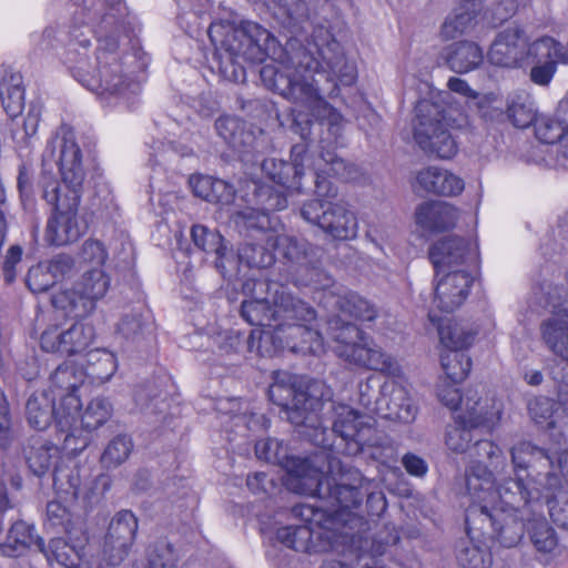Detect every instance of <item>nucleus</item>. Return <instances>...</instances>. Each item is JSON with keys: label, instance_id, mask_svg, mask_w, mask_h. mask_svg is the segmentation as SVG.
<instances>
[{"label": "nucleus", "instance_id": "29", "mask_svg": "<svg viewBox=\"0 0 568 568\" xmlns=\"http://www.w3.org/2000/svg\"><path fill=\"white\" fill-rule=\"evenodd\" d=\"M416 223L432 233H440L453 229L458 220L457 209L443 201H426L415 212Z\"/></svg>", "mask_w": 568, "mask_h": 568}, {"label": "nucleus", "instance_id": "34", "mask_svg": "<svg viewBox=\"0 0 568 568\" xmlns=\"http://www.w3.org/2000/svg\"><path fill=\"white\" fill-rule=\"evenodd\" d=\"M322 160L325 162V168L315 172V194L326 205L332 203L329 200L337 196V186L332 179H343V172L346 169V163L343 159L334 152H322Z\"/></svg>", "mask_w": 568, "mask_h": 568}, {"label": "nucleus", "instance_id": "40", "mask_svg": "<svg viewBox=\"0 0 568 568\" xmlns=\"http://www.w3.org/2000/svg\"><path fill=\"white\" fill-rule=\"evenodd\" d=\"M559 403L547 396H536L528 403V413L535 424L551 430L556 428V413L559 409Z\"/></svg>", "mask_w": 568, "mask_h": 568}, {"label": "nucleus", "instance_id": "11", "mask_svg": "<svg viewBox=\"0 0 568 568\" xmlns=\"http://www.w3.org/2000/svg\"><path fill=\"white\" fill-rule=\"evenodd\" d=\"M452 99L448 91H439L415 105L413 138L427 155L442 160H449L458 152V144L449 131Z\"/></svg>", "mask_w": 568, "mask_h": 568}, {"label": "nucleus", "instance_id": "30", "mask_svg": "<svg viewBox=\"0 0 568 568\" xmlns=\"http://www.w3.org/2000/svg\"><path fill=\"white\" fill-rule=\"evenodd\" d=\"M285 322L272 326L252 329L246 341V348L260 357H273L286 349Z\"/></svg>", "mask_w": 568, "mask_h": 568}, {"label": "nucleus", "instance_id": "6", "mask_svg": "<svg viewBox=\"0 0 568 568\" xmlns=\"http://www.w3.org/2000/svg\"><path fill=\"white\" fill-rule=\"evenodd\" d=\"M348 405L335 407L332 429L335 434L334 446L345 456L364 455L382 466L392 467L398 460L397 445L376 423Z\"/></svg>", "mask_w": 568, "mask_h": 568}, {"label": "nucleus", "instance_id": "60", "mask_svg": "<svg viewBox=\"0 0 568 568\" xmlns=\"http://www.w3.org/2000/svg\"><path fill=\"white\" fill-rule=\"evenodd\" d=\"M457 384H444L438 387L437 396L443 405L448 407L455 414L460 408L463 403V395Z\"/></svg>", "mask_w": 568, "mask_h": 568}, {"label": "nucleus", "instance_id": "2", "mask_svg": "<svg viewBox=\"0 0 568 568\" xmlns=\"http://www.w3.org/2000/svg\"><path fill=\"white\" fill-rule=\"evenodd\" d=\"M511 491L496 488V478L486 464L478 460L466 469V489L470 505L465 511V529L469 539L481 541L491 530V538L505 548L520 544L528 524L524 519L531 498L521 490L519 481H511Z\"/></svg>", "mask_w": 568, "mask_h": 568}, {"label": "nucleus", "instance_id": "20", "mask_svg": "<svg viewBox=\"0 0 568 568\" xmlns=\"http://www.w3.org/2000/svg\"><path fill=\"white\" fill-rule=\"evenodd\" d=\"M301 304L312 311L307 316L304 312H294L295 316L287 317L285 322L286 349L302 355L318 356L325 353V342L317 325V313L313 306L301 300Z\"/></svg>", "mask_w": 568, "mask_h": 568}, {"label": "nucleus", "instance_id": "51", "mask_svg": "<svg viewBox=\"0 0 568 568\" xmlns=\"http://www.w3.org/2000/svg\"><path fill=\"white\" fill-rule=\"evenodd\" d=\"M98 73L100 81L97 89L110 94L121 91L124 84V75L122 73V65L116 59H113V62L109 65L99 67Z\"/></svg>", "mask_w": 568, "mask_h": 568}, {"label": "nucleus", "instance_id": "14", "mask_svg": "<svg viewBox=\"0 0 568 568\" xmlns=\"http://www.w3.org/2000/svg\"><path fill=\"white\" fill-rule=\"evenodd\" d=\"M294 513L304 519V524L278 527L275 538L282 546L313 555L328 552L339 542L343 534L320 518L316 507L300 505L294 507Z\"/></svg>", "mask_w": 568, "mask_h": 568}, {"label": "nucleus", "instance_id": "36", "mask_svg": "<svg viewBox=\"0 0 568 568\" xmlns=\"http://www.w3.org/2000/svg\"><path fill=\"white\" fill-rule=\"evenodd\" d=\"M20 73H6L0 81V99L10 118L18 116L24 106V88Z\"/></svg>", "mask_w": 568, "mask_h": 568}, {"label": "nucleus", "instance_id": "7", "mask_svg": "<svg viewBox=\"0 0 568 568\" xmlns=\"http://www.w3.org/2000/svg\"><path fill=\"white\" fill-rule=\"evenodd\" d=\"M71 126L63 123L50 142L51 156L58 166L60 180L47 182L43 197L51 207L44 240L49 245L63 246L71 239Z\"/></svg>", "mask_w": 568, "mask_h": 568}, {"label": "nucleus", "instance_id": "58", "mask_svg": "<svg viewBox=\"0 0 568 568\" xmlns=\"http://www.w3.org/2000/svg\"><path fill=\"white\" fill-rule=\"evenodd\" d=\"M100 0H73V22L88 24L94 20Z\"/></svg>", "mask_w": 568, "mask_h": 568}, {"label": "nucleus", "instance_id": "19", "mask_svg": "<svg viewBox=\"0 0 568 568\" xmlns=\"http://www.w3.org/2000/svg\"><path fill=\"white\" fill-rule=\"evenodd\" d=\"M116 368L115 355L105 349L91 348L73 358V400L82 406L80 398L87 387L104 384L114 375Z\"/></svg>", "mask_w": 568, "mask_h": 568}, {"label": "nucleus", "instance_id": "4", "mask_svg": "<svg viewBox=\"0 0 568 568\" xmlns=\"http://www.w3.org/2000/svg\"><path fill=\"white\" fill-rule=\"evenodd\" d=\"M314 471H307L296 485L301 493L317 498V516L329 526L342 528L348 521L352 510L363 500L362 474L357 469H344L337 475L324 473L312 464Z\"/></svg>", "mask_w": 568, "mask_h": 568}, {"label": "nucleus", "instance_id": "52", "mask_svg": "<svg viewBox=\"0 0 568 568\" xmlns=\"http://www.w3.org/2000/svg\"><path fill=\"white\" fill-rule=\"evenodd\" d=\"M109 257L105 245L94 239L87 240L78 254L80 265H88L91 267H101L105 265Z\"/></svg>", "mask_w": 568, "mask_h": 568}, {"label": "nucleus", "instance_id": "61", "mask_svg": "<svg viewBox=\"0 0 568 568\" xmlns=\"http://www.w3.org/2000/svg\"><path fill=\"white\" fill-rule=\"evenodd\" d=\"M22 257V248L19 245H12L8 250L3 265H2V272H3V278L7 284H12L16 281L17 277V265L21 262Z\"/></svg>", "mask_w": 568, "mask_h": 568}, {"label": "nucleus", "instance_id": "21", "mask_svg": "<svg viewBox=\"0 0 568 568\" xmlns=\"http://www.w3.org/2000/svg\"><path fill=\"white\" fill-rule=\"evenodd\" d=\"M26 415L34 429L44 430L53 419L57 432L62 436V443L67 444L71 438V410L67 398L55 404L54 398L45 390L34 392L27 400Z\"/></svg>", "mask_w": 568, "mask_h": 568}, {"label": "nucleus", "instance_id": "42", "mask_svg": "<svg viewBox=\"0 0 568 568\" xmlns=\"http://www.w3.org/2000/svg\"><path fill=\"white\" fill-rule=\"evenodd\" d=\"M536 139L544 144L559 143L565 139L568 126L559 119L541 115L534 125Z\"/></svg>", "mask_w": 568, "mask_h": 568}, {"label": "nucleus", "instance_id": "63", "mask_svg": "<svg viewBox=\"0 0 568 568\" xmlns=\"http://www.w3.org/2000/svg\"><path fill=\"white\" fill-rule=\"evenodd\" d=\"M144 323L138 314L125 315L118 324L116 331L125 338H133L143 332Z\"/></svg>", "mask_w": 568, "mask_h": 568}, {"label": "nucleus", "instance_id": "31", "mask_svg": "<svg viewBox=\"0 0 568 568\" xmlns=\"http://www.w3.org/2000/svg\"><path fill=\"white\" fill-rule=\"evenodd\" d=\"M417 183L426 193L439 196H456L464 191L465 183L459 176L438 168L428 166L416 176Z\"/></svg>", "mask_w": 568, "mask_h": 568}, {"label": "nucleus", "instance_id": "37", "mask_svg": "<svg viewBox=\"0 0 568 568\" xmlns=\"http://www.w3.org/2000/svg\"><path fill=\"white\" fill-rule=\"evenodd\" d=\"M95 145V141L90 140L82 150L73 141V220L77 216L78 205L80 204V195L75 189V183L82 184L85 169L95 170L98 168Z\"/></svg>", "mask_w": 568, "mask_h": 568}, {"label": "nucleus", "instance_id": "24", "mask_svg": "<svg viewBox=\"0 0 568 568\" xmlns=\"http://www.w3.org/2000/svg\"><path fill=\"white\" fill-rule=\"evenodd\" d=\"M111 286V276L101 267L87 270L81 278L73 285V312L78 317L92 315L97 304Z\"/></svg>", "mask_w": 568, "mask_h": 568}, {"label": "nucleus", "instance_id": "55", "mask_svg": "<svg viewBox=\"0 0 568 568\" xmlns=\"http://www.w3.org/2000/svg\"><path fill=\"white\" fill-rule=\"evenodd\" d=\"M212 189V196L209 201L210 203L220 205L221 207L229 206L234 203L236 197V190L233 184L216 178L214 187Z\"/></svg>", "mask_w": 568, "mask_h": 568}, {"label": "nucleus", "instance_id": "48", "mask_svg": "<svg viewBox=\"0 0 568 568\" xmlns=\"http://www.w3.org/2000/svg\"><path fill=\"white\" fill-rule=\"evenodd\" d=\"M39 115L29 112L21 125L12 130V139L20 156L29 155L32 148V140L37 134Z\"/></svg>", "mask_w": 568, "mask_h": 568}, {"label": "nucleus", "instance_id": "25", "mask_svg": "<svg viewBox=\"0 0 568 568\" xmlns=\"http://www.w3.org/2000/svg\"><path fill=\"white\" fill-rule=\"evenodd\" d=\"M254 449L258 459L281 466L286 471L288 479L295 480L296 485L307 471H314L310 458L288 455L287 447L275 438L257 440Z\"/></svg>", "mask_w": 568, "mask_h": 568}, {"label": "nucleus", "instance_id": "9", "mask_svg": "<svg viewBox=\"0 0 568 568\" xmlns=\"http://www.w3.org/2000/svg\"><path fill=\"white\" fill-rule=\"evenodd\" d=\"M268 399L294 426H306L313 414L332 399V388L322 379L287 371H274L267 389Z\"/></svg>", "mask_w": 568, "mask_h": 568}, {"label": "nucleus", "instance_id": "33", "mask_svg": "<svg viewBox=\"0 0 568 568\" xmlns=\"http://www.w3.org/2000/svg\"><path fill=\"white\" fill-rule=\"evenodd\" d=\"M484 50L474 41H458L445 49L444 59L448 68L459 74L478 69L484 62Z\"/></svg>", "mask_w": 568, "mask_h": 568}, {"label": "nucleus", "instance_id": "27", "mask_svg": "<svg viewBox=\"0 0 568 568\" xmlns=\"http://www.w3.org/2000/svg\"><path fill=\"white\" fill-rule=\"evenodd\" d=\"M111 414L112 406L105 398L95 397L87 404L80 413V434L73 428V457L90 444L92 432L104 425Z\"/></svg>", "mask_w": 568, "mask_h": 568}, {"label": "nucleus", "instance_id": "23", "mask_svg": "<svg viewBox=\"0 0 568 568\" xmlns=\"http://www.w3.org/2000/svg\"><path fill=\"white\" fill-rule=\"evenodd\" d=\"M528 39L523 29L507 28L493 41L487 59L491 65L504 69H525L526 44Z\"/></svg>", "mask_w": 568, "mask_h": 568}, {"label": "nucleus", "instance_id": "35", "mask_svg": "<svg viewBox=\"0 0 568 568\" xmlns=\"http://www.w3.org/2000/svg\"><path fill=\"white\" fill-rule=\"evenodd\" d=\"M481 0H464L454 13L446 18L440 34L445 40H454L470 32L477 23Z\"/></svg>", "mask_w": 568, "mask_h": 568}, {"label": "nucleus", "instance_id": "62", "mask_svg": "<svg viewBox=\"0 0 568 568\" xmlns=\"http://www.w3.org/2000/svg\"><path fill=\"white\" fill-rule=\"evenodd\" d=\"M17 186L22 199H31L33 195V171L31 165L26 162L19 165Z\"/></svg>", "mask_w": 568, "mask_h": 568}, {"label": "nucleus", "instance_id": "15", "mask_svg": "<svg viewBox=\"0 0 568 568\" xmlns=\"http://www.w3.org/2000/svg\"><path fill=\"white\" fill-rule=\"evenodd\" d=\"M429 320L437 325L439 341L443 346L440 365L453 384L463 383L469 375L473 366L471 358L467 354L476 333L464 331L455 321H444L429 314Z\"/></svg>", "mask_w": 568, "mask_h": 568}, {"label": "nucleus", "instance_id": "39", "mask_svg": "<svg viewBox=\"0 0 568 568\" xmlns=\"http://www.w3.org/2000/svg\"><path fill=\"white\" fill-rule=\"evenodd\" d=\"M528 532L539 552L552 554L558 547L557 534L544 517L528 520Z\"/></svg>", "mask_w": 568, "mask_h": 568}, {"label": "nucleus", "instance_id": "41", "mask_svg": "<svg viewBox=\"0 0 568 568\" xmlns=\"http://www.w3.org/2000/svg\"><path fill=\"white\" fill-rule=\"evenodd\" d=\"M485 539H470V545L458 550L457 560L463 568H489L493 562L490 550L485 544Z\"/></svg>", "mask_w": 568, "mask_h": 568}, {"label": "nucleus", "instance_id": "16", "mask_svg": "<svg viewBox=\"0 0 568 568\" xmlns=\"http://www.w3.org/2000/svg\"><path fill=\"white\" fill-rule=\"evenodd\" d=\"M301 215L335 241H349L357 235V217L343 202L326 205L323 201L310 200L301 207Z\"/></svg>", "mask_w": 568, "mask_h": 568}, {"label": "nucleus", "instance_id": "38", "mask_svg": "<svg viewBox=\"0 0 568 568\" xmlns=\"http://www.w3.org/2000/svg\"><path fill=\"white\" fill-rule=\"evenodd\" d=\"M545 498L549 516L555 525L568 529V493L560 486L554 489H544L542 494H536L535 499Z\"/></svg>", "mask_w": 568, "mask_h": 568}, {"label": "nucleus", "instance_id": "47", "mask_svg": "<svg viewBox=\"0 0 568 568\" xmlns=\"http://www.w3.org/2000/svg\"><path fill=\"white\" fill-rule=\"evenodd\" d=\"M90 316L78 317L77 312H73V358L88 352L95 339V328Z\"/></svg>", "mask_w": 568, "mask_h": 568}, {"label": "nucleus", "instance_id": "26", "mask_svg": "<svg viewBox=\"0 0 568 568\" xmlns=\"http://www.w3.org/2000/svg\"><path fill=\"white\" fill-rule=\"evenodd\" d=\"M190 234L192 243L197 250L205 254L215 255V267L221 275L224 278L230 276L227 263H235V255L227 247L224 236L220 232L212 231L202 224H194L191 227Z\"/></svg>", "mask_w": 568, "mask_h": 568}, {"label": "nucleus", "instance_id": "17", "mask_svg": "<svg viewBox=\"0 0 568 568\" xmlns=\"http://www.w3.org/2000/svg\"><path fill=\"white\" fill-rule=\"evenodd\" d=\"M568 61L564 44L551 36H540L526 44L525 69L538 87H548L561 63Z\"/></svg>", "mask_w": 568, "mask_h": 568}, {"label": "nucleus", "instance_id": "54", "mask_svg": "<svg viewBox=\"0 0 568 568\" xmlns=\"http://www.w3.org/2000/svg\"><path fill=\"white\" fill-rule=\"evenodd\" d=\"M50 379L53 396H59L60 400L67 398V405L71 408V365L68 361H64L54 369Z\"/></svg>", "mask_w": 568, "mask_h": 568}, {"label": "nucleus", "instance_id": "53", "mask_svg": "<svg viewBox=\"0 0 568 568\" xmlns=\"http://www.w3.org/2000/svg\"><path fill=\"white\" fill-rule=\"evenodd\" d=\"M41 347L45 352L71 355V329L50 328L41 335Z\"/></svg>", "mask_w": 568, "mask_h": 568}, {"label": "nucleus", "instance_id": "5", "mask_svg": "<svg viewBox=\"0 0 568 568\" xmlns=\"http://www.w3.org/2000/svg\"><path fill=\"white\" fill-rule=\"evenodd\" d=\"M454 425L446 432L445 444L456 454L470 453L471 457L485 458L497 467L505 462L501 448L493 440L481 438V433H489L501 419V409L488 398L467 397L466 407L454 415Z\"/></svg>", "mask_w": 568, "mask_h": 568}, {"label": "nucleus", "instance_id": "28", "mask_svg": "<svg viewBox=\"0 0 568 568\" xmlns=\"http://www.w3.org/2000/svg\"><path fill=\"white\" fill-rule=\"evenodd\" d=\"M32 547H36L45 558H50L43 538L34 534V526L16 519L10 525L6 541L0 542V555L18 557Z\"/></svg>", "mask_w": 568, "mask_h": 568}, {"label": "nucleus", "instance_id": "8", "mask_svg": "<svg viewBox=\"0 0 568 568\" xmlns=\"http://www.w3.org/2000/svg\"><path fill=\"white\" fill-rule=\"evenodd\" d=\"M475 255L471 243L460 236L442 239L429 247L428 257L436 277L445 268L449 270L437 282L434 292V303L443 313H453L468 297L474 277L467 271L453 268L467 263Z\"/></svg>", "mask_w": 568, "mask_h": 568}, {"label": "nucleus", "instance_id": "44", "mask_svg": "<svg viewBox=\"0 0 568 568\" xmlns=\"http://www.w3.org/2000/svg\"><path fill=\"white\" fill-rule=\"evenodd\" d=\"M506 113L511 124L518 129H526L531 124L535 125L536 120L539 118L531 102L521 95H516L509 100Z\"/></svg>", "mask_w": 568, "mask_h": 568}, {"label": "nucleus", "instance_id": "59", "mask_svg": "<svg viewBox=\"0 0 568 568\" xmlns=\"http://www.w3.org/2000/svg\"><path fill=\"white\" fill-rule=\"evenodd\" d=\"M216 178L204 174H192L189 179V184L192 189L193 194L206 202L212 196L211 191L214 187Z\"/></svg>", "mask_w": 568, "mask_h": 568}, {"label": "nucleus", "instance_id": "56", "mask_svg": "<svg viewBox=\"0 0 568 568\" xmlns=\"http://www.w3.org/2000/svg\"><path fill=\"white\" fill-rule=\"evenodd\" d=\"M217 134L231 146L237 144V130L240 129V120L231 115H222L215 121Z\"/></svg>", "mask_w": 568, "mask_h": 568}, {"label": "nucleus", "instance_id": "13", "mask_svg": "<svg viewBox=\"0 0 568 568\" xmlns=\"http://www.w3.org/2000/svg\"><path fill=\"white\" fill-rule=\"evenodd\" d=\"M271 246H276L286 265L284 280L297 287H310L313 293L328 287L333 278L324 271L315 258L313 246L305 240L287 234H276L268 239Z\"/></svg>", "mask_w": 568, "mask_h": 568}, {"label": "nucleus", "instance_id": "1", "mask_svg": "<svg viewBox=\"0 0 568 568\" xmlns=\"http://www.w3.org/2000/svg\"><path fill=\"white\" fill-rule=\"evenodd\" d=\"M214 47L209 68L221 81L243 83L246 69L241 60L250 63H263L260 70L264 87L287 101L301 104L308 113L292 109L291 129L303 142L291 148V161L266 158L261 162L262 172L273 183L253 181V203L248 212L237 214L245 220L247 229H258L257 242L243 244L235 263H227L231 278L232 270L244 263L250 268H268L276 261V246L268 244L275 237L271 229L270 213L282 211L288 205V196L302 193L305 162L308 158L307 141L312 128L317 123L326 128L328 144L334 149L339 144L343 133L344 116L328 103L321 93L318 81H308L305 73L324 77L328 87L323 89L328 98H337L341 87H353L357 81V68L351 62L334 33H312L308 45H297L290 39L283 47L273 33H207Z\"/></svg>", "mask_w": 568, "mask_h": 568}, {"label": "nucleus", "instance_id": "10", "mask_svg": "<svg viewBox=\"0 0 568 568\" xmlns=\"http://www.w3.org/2000/svg\"><path fill=\"white\" fill-rule=\"evenodd\" d=\"M242 293L248 297L241 304V317L252 326L266 327L274 323L294 317V312H304L307 316L312 311L301 304V298L294 296L286 285L267 280L247 277L242 283Z\"/></svg>", "mask_w": 568, "mask_h": 568}, {"label": "nucleus", "instance_id": "57", "mask_svg": "<svg viewBox=\"0 0 568 568\" xmlns=\"http://www.w3.org/2000/svg\"><path fill=\"white\" fill-rule=\"evenodd\" d=\"M47 552L50 558H47L49 561L54 559L60 565L71 568V546L68 544L67 539L63 537H54L50 540L49 548H47Z\"/></svg>", "mask_w": 568, "mask_h": 568}, {"label": "nucleus", "instance_id": "32", "mask_svg": "<svg viewBox=\"0 0 568 568\" xmlns=\"http://www.w3.org/2000/svg\"><path fill=\"white\" fill-rule=\"evenodd\" d=\"M377 408L383 412V417L394 422L412 423L417 413L407 390L402 386H394L389 394L382 392L377 399Z\"/></svg>", "mask_w": 568, "mask_h": 568}, {"label": "nucleus", "instance_id": "46", "mask_svg": "<svg viewBox=\"0 0 568 568\" xmlns=\"http://www.w3.org/2000/svg\"><path fill=\"white\" fill-rule=\"evenodd\" d=\"M246 485L250 491L262 500L272 498L282 491L280 478L266 471L248 475Z\"/></svg>", "mask_w": 568, "mask_h": 568}, {"label": "nucleus", "instance_id": "43", "mask_svg": "<svg viewBox=\"0 0 568 568\" xmlns=\"http://www.w3.org/2000/svg\"><path fill=\"white\" fill-rule=\"evenodd\" d=\"M132 450V438L129 435L120 434L106 445L101 455V463L106 468L118 467L129 458Z\"/></svg>", "mask_w": 568, "mask_h": 568}, {"label": "nucleus", "instance_id": "50", "mask_svg": "<svg viewBox=\"0 0 568 568\" xmlns=\"http://www.w3.org/2000/svg\"><path fill=\"white\" fill-rule=\"evenodd\" d=\"M48 527L55 532H70L71 510L68 501L52 500L47 505Z\"/></svg>", "mask_w": 568, "mask_h": 568}, {"label": "nucleus", "instance_id": "22", "mask_svg": "<svg viewBox=\"0 0 568 568\" xmlns=\"http://www.w3.org/2000/svg\"><path fill=\"white\" fill-rule=\"evenodd\" d=\"M138 518L128 509L111 519L103 541V558L110 566L120 565L129 555L138 531Z\"/></svg>", "mask_w": 568, "mask_h": 568}, {"label": "nucleus", "instance_id": "64", "mask_svg": "<svg viewBox=\"0 0 568 568\" xmlns=\"http://www.w3.org/2000/svg\"><path fill=\"white\" fill-rule=\"evenodd\" d=\"M402 464L406 473L413 477L423 478L428 473L426 460L414 453H406L402 457Z\"/></svg>", "mask_w": 568, "mask_h": 568}, {"label": "nucleus", "instance_id": "49", "mask_svg": "<svg viewBox=\"0 0 568 568\" xmlns=\"http://www.w3.org/2000/svg\"><path fill=\"white\" fill-rule=\"evenodd\" d=\"M57 453L55 447H48L42 443H36L26 449V460L29 469L38 477L43 476L51 465L52 454Z\"/></svg>", "mask_w": 568, "mask_h": 568}, {"label": "nucleus", "instance_id": "3", "mask_svg": "<svg viewBox=\"0 0 568 568\" xmlns=\"http://www.w3.org/2000/svg\"><path fill=\"white\" fill-rule=\"evenodd\" d=\"M334 281L324 290H320L314 298L325 307L334 306L338 314L328 321L329 327L336 331L333 336L334 351L345 362L386 375H396L397 363L382 349L369 346V336L355 323L344 322L343 317L358 322H373L378 315L377 307L357 292L346 291L343 294L333 291Z\"/></svg>", "mask_w": 568, "mask_h": 568}, {"label": "nucleus", "instance_id": "18", "mask_svg": "<svg viewBox=\"0 0 568 568\" xmlns=\"http://www.w3.org/2000/svg\"><path fill=\"white\" fill-rule=\"evenodd\" d=\"M566 280V285H555L546 292L551 316L542 321L540 334L548 348L568 362V270Z\"/></svg>", "mask_w": 568, "mask_h": 568}, {"label": "nucleus", "instance_id": "12", "mask_svg": "<svg viewBox=\"0 0 568 568\" xmlns=\"http://www.w3.org/2000/svg\"><path fill=\"white\" fill-rule=\"evenodd\" d=\"M515 478H507L497 484L496 488L514 491L511 481H519L523 488L535 498L544 489H554L560 486L561 476L556 471L554 459L549 452L529 440H521L510 449Z\"/></svg>", "mask_w": 568, "mask_h": 568}, {"label": "nucleus", "instance_id": "45", "mask_svg": "<svg viewBox=\"0 0 568 568\" xmlns=\"http://www.w3.org/2000/svg\"><path fill=\"white\" fill-rule=\"evenodd\" d=\"M94 536H90L87 529L73 526V554L78 561L73 560V568H94Z\"/></svg>", "mask_w": 568, "mask_h": 568}]
</instances>
